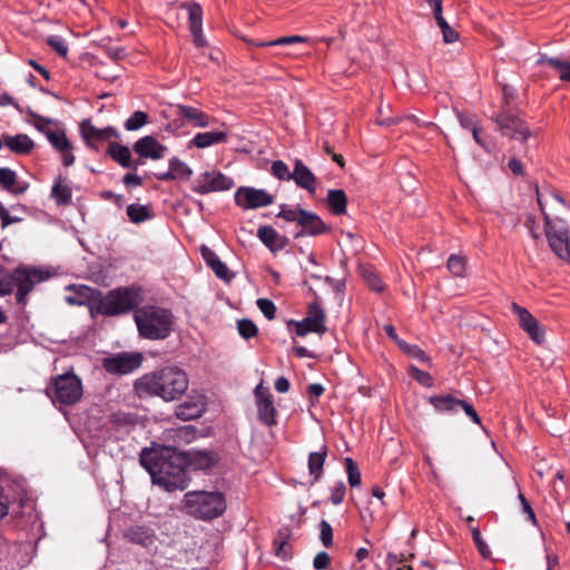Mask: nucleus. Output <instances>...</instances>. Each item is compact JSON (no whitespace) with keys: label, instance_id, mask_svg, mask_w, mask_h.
Instances as JSON below:
<instances>
[{"label":"nucleus","instance_id":"1","mask_svg":"<svg viewBox=\"0 0 570 570\" xmlns=\"http://www.w3.org/2000/svg\"><path fill=\"white\" fill-rule=\"evenodd\" d=\"M191 459L174 448L142 449L140 464L148 471L153 483L168 492L188 487Z\"/></svg>","mask_w":570,"mask_h":570},{"label":"nucleus","instance_id":"2","mask_svg":"<svg viewBox=\"0 0 570 570\" xmlns=\"http://www.w3.org/2000/svg\"><path fill=\"white\" fill-rule=\"evenodd\" d=\"M537 199L544 218V233L552 252L563 261H570L569 228L562 214L570 209L560 194L550 187L540 190Z\"/></svg>","mask_w":570,"mask_h":570},{"label":"nucleus","instance_id":"3","mask_svg":"<svg viewBox=\"0 0 570 570\" xmlns=\"http://www.w3.org/2000/svg\"><path fill=\"white\" fill-rule=\"evenodd\" d=\"M189 380L178 366H165L141 375L134 383L135 393L140 397H160L165 402L180 399L188 390Z\"/></svg>","mask_w":570,"mask_h":570},{"label":"nucleus","instance_id":"4","mask_svg":"<svg viewBox=\"0 0 570 570\" xmlns=\"http://www.w3.org/2000/svg\"><path fill=\"white\" fill-rule=\"evenodd\" d=\"M134 321L139 336L150 341H163L169 337L175 324L173 312L156 305L136 308Z\"/></svg>","mask_w":570,"mask_h":570},{"label":"nucleus","instance_id":"5","mask_svg":"<svg viewBox=\"0 0 570 570\" xmlns=\"http://www.w3.org/2000/svg\"><path fill=\"white\" fill-rule=\"evenodd\" d=\"M186 513L200 520H213L226 510V500L218 491H189L184 497Z\"/></svg>","mask_w":570,"mask_h":570},{"label":"nucleus","instance_id":"6","mask_svg":"<svg viewBox=\"0 0 570 570\" xmlns=\"http://www.w3.org/2000/svg\"><path fill=\"white\" fill-rule=\"evenodd\" d=\"M142 297L135 287H118L97 301L96 309L106 316H118L138 308Z\"/></svg>","mask_w":570,"mask_h":570},{"label":"nucleus","instance_id":"7","mask_svg":"<svg viewBox=\"0 0 570 570\" xmlns=\"http://www.w3.org/2000/svg\"><path fill=\"white\" fill-rule=\"evenodd\" d=\"M289 223H296L301 230L295 234V238L303 236H318L327 233L330 227L322 220V218L313 212L303 209L301 206L287 207L281 206L279 213L276 215Z\"/></svg>","mask_w":570,"mask_h":570},{"label":"nucleus","instance_id":"8","mask_svg":"<svg viewBox=\"0 0 570 570\" xmlns=\"http://www.w3.org/2000/svg\"><path fill=\"white\" fill-rule=\"evenodd\" d=\"M510 99H513V92L511 88L504 86L502 110L493 115L491 119L497 124L502 135L524 141L531 136V132L524 121L515 112L507 108Z\"/></svg>","mask_w":570,"mask_h":570},{"label":"nucleus","instance_id":"9","mask_svg":"<svg viewBox=\"0 0 570 570\" xmlns=\"http://www.w3.org/2000/svg\"><path fill=\"white\" fill-rule=\"evenodd\" d=\"M48 394L61 404H75L82 396L81 380L73 373L58 375L48 387Z\"/></svg>","mask_w":570,"mask_h":570},{"label":"nucleus","instance_id":"10","mask_svg":"<svg viewBox=\"0 0 570 570\" xmlns=\"http://www.w3.org/2000/svg\"><path fill=\"white\" fill-rule=\"evenodd\" d=\"M294 324L298 336H305L307 333L323 334L326 332L325 312L318 304L317 298L308 304L307 315L301 322Z\"/></svg>","mask_w":570,"mask_h":570},{"label":"nucleus","instance_id":"11","mask_svg":"<svg viewBox=\"0 0 570 570\" xmlns=\"http://www.w3.org/2000/svg\"><path fill=\"white\" fill-rule=\"evenodd\" d=\"M234 200L243 209H255L272 205L274 196L264 189L243 186L235 191Z\"/></svg>","mask_w":570,"mask_h":570},{"label":"nucleus","instance_id":"12","mask_svg":"<svg viewBox=\"0 0 570 570\" xmlns=\"http://www.w3.org/2000/svg\"><path fill=\"white\" fill-rule=\"evenodd\" d=\"M45 279L42 272L35 268L19 267L13 271V282L17 286L16 299L18 304L24 305L27 295L33 289L37 283Z\"/></svg>","mask_w":570,"mask_h":570},{"label":"nucleus","instance_id":"13","mask_svg":"<svg viewBox=\"0 0 570 570\" xmlns=\"http://www.w3.org/2000/svg\"><path fill=\"white\" fill-rule=\"evenodd\" d=\"M142 356L140 353H118L106 357L102 362L104 368L116 375L128 374L141 365Z\"/></svg>","mask_w":570,"mask_h":570},{"label":"nucleus","instance_id":"14","mask_svg":"<svg viewBox=\"0 0 570 570\" xmlns=\"http://www.w3.org/2000/svg\"><path fill=\"white\" fill-rule=\"evenodd\" d=\"M234 186V180L218 171L203 173L193 187V190L199 195H206L213 191L229 190Z\"/></svg>","mask_w":570,"mask_h":570},{"label":"nucleus","instance_id":"15","mask_svg":"<svg viewBox=\"0 0 570 570\" xmlns=\"http://www.w3.org/2000/svg\"><path fill=\"white\" fill-rule=\"evenodd\" d=\"M511 309L518 318L519 326L537 344H542L546 338L544 327L532 316V314L517 303L511 304Z\"/></svg>","mask_w":570,"mask_h":570},{"label":"nucleus","instance_id":"16","mask_svg":"<svg viewBox=\"0 0 570 570\" xmlns=\"http://www.w3.org/2000/svg\"><path fill=\"white\" fill-rule=\"evenodd\" d=\"M181 8L188 11V27L194 45L197 48L207 47L208 42L203 35V9L200 4L195 1H187L181 4Z\"/></svg>","mask_w":570,"mask_h":570},{"label":"nucleus","instance_id":"17","mask_svg":"<svg viewBox=\"0 0 570 570\" xmlns=\"http://www.w3.org/2000/svg\"><path fill=\"white\" fill-rule=\"evenodd\" d=\"M80 134L87 146L94 150H98L99 144L102 141L109 140L112 137H118V131L114 127L99 129L88 119L82 120L80 124Z\"/></svg>","mask_w":570,"mask_h":570},{"label":"nucleus","instance_id":"18","mask_svg":"<svg viewBox=\"0 0 570 570\" xmlns=\"http://www.w3.org/2000/svg\"><path fill=\"white\" fill-rule=\"evenodd\" d=\"M255 397L257 405L258 420L266 426H274L277 424V410L274 405L273 395L262 390L258 385L255 389Z\"/></svg>","mask_w":570,"mask_h":570},{"label":"nucleus","instance_id":"19","mask_svg":"<svg viewBox=\"0 0 570 570\" xmlns=\"http://www.w3.org/2000/svg\"><path fill=\"white\" fill-rule=\"evenodd\" d=\"M132 150L140 158L158 160L164 158L167 147L161 145L154 136H145L134 144Z\"/></svg>","mask_w":570,"mask_h":570},{"label":"nucleus","instance_id":"20","mask_svg":"<svg viewBox=\"0 0 570 570\" xmlns=\"http://www.w3.org/2000/svg\"><path fill=\"white\" fill-rule=\"evenodd\" d=\"M291 180H294L299 188L306 189L309 194L316 191L317 178L301 159L294 161Z\"/></svg>","mask_w":570,"mask_h":570},{"label":"nucleus","instance_id":"21","mask_svg":"<svg viewBox=\"0 0 570 570\" xmlns=\"http://www.w3.org/2000/svg\"><path fill=\"white\" fill-rule=\"evenodd\" d=\"M204 411L205 403L200 396H197L179 404L175 410V415L181 421H190L202 416Z\"/></svg>","mask_w":570,"mask_h":570},{"label":"nucleus","instance_id":"22","mask_svg":"<svg viewBox=\"0 0 570 570\" xmlns=\"http://www.w3.org/2000/svg\"><path fill=\"white\" fill-rule=\"evenodd\" d=\"M3 146L16 155H29L35 148V142L26 134L14 136L3 134Z\"/></svg>","mask_w":570,"mask_h":570},{"label":"nucleus","instance_id":"23","mask_svg":"<svg viewBox=\"0 0 570 570\" xmlns=\"http://www.w3.org/2000/svg\"><path fill=\"white\" fill-rule=\"evenodd\" d=\"M108 155L124 168L136 169L139 165L144 164L140 158L132 160L130 149L115 141L109 144Z\"/></svg>","mask_w":570,"mask_h":570},{"label":"nucleus","instance_id":"24","mask_svg":"<svg viewBox=\"0 0 570 570\" xmlns=\"http://www.w3.org/2000/svg\"><path fill=\"white\" fill-rule=\"evenodd\" d=\"M0 186L13 195H21L28 188V184L19 181L17 173L8 167H0Z\"/></svg>","mask_w":570,"mask_h":570},{"label":"nucleus","instance_id":"25","mask_svg":"<svg viewBox=\"0 0 570 570\" xmlns=\"http://www.w3.org/2000/svg\"><path fill=\"white\" fill-rule=\"evenodd\" d=\"M177 116L195 127H206L209 124V116L200 109L191 106L178 105Z\"/></svg>","mask_w":570,"mask_h":570},{"label":"nucleus","instance_id":"26","mask_svg":"<svg viewBox=\"0 0 570 570\" xmlns=\"http://www.w3.org/2000/svg\"><path fill=\"white\" fill-rule=\"evenodd\" d=\"M202 256L206 264L212 268V271L218 278L224 281H230L232 275H229L226 264L219 259V257L216 255L214 250L206 246H203Z\"/></svg>","mask_w":570,"mask_h":570},{"label":"nucleus","instance_id":"27","mask_svg":"<svg viewBox=\"0 0 570 570\" xmlns=\"http://www.w3.org/2000/svg\"><path fill=\"white\" fill-rule=\"evenodd\" d=\"M126 538L136 544H140L145 548L153 546L156 541L155 532L146 527L135 525L127 530Z\"/></svg>","mask_w":570,"mask_h":570},{"label":"nucleus","instance_id":"28","mask_svg":"<svg viewBox=\"0 0 570 570\" xmlns=\"http://www.w3.org/2000/svg\"><path fill=\"white\" fill-rule=\"evenodd\" d=\"M257 237L273 252L282 249L285 245L284 237L279 236L272 226H261L257 230Z\"/></svg>","mask_w":570,"mask_h":570},{"label":"nucleus","instance_id":"29","mask_svg":"<svg viewBox=\"0 0 570 570\" xmlns=\"http://www.w3.org/2000/svg\"><path fill=\"white\" fill-rule=\"evenodd\" d=\"M537 63L550 66L559 73L560 80L570 82V62L564 61L562 58L541 55Z\"/></svg>","mask_w":570,"mask_h":570},{"label":"nucleus","instance_id":"30","mask_svg":"<svg viewBox=\"0 0 570 570\" xmlns=\"http://www.w3.org/2000/svg\"><path fill=\"white\" fill-rule=\"evenodd\" d=\"M430 403L438 412L455 413L460 409L461 400L453 395H433L430 397Z\"/></svg>","mask_w":570,"mask_h":570},{"label":"nucleus","instance_id":"31","mask_svg":"<svg viewBox=\"0 0 570 570\" xmlns=\"http://www.w3.org/2000/svg\"><path fill=\"white\" fill-rule=\"evenodd\" d=\"M227 134L225 131H206L198 132L190 144L197 148H206L216 144L226 141Z\"/></svg>","mask_w":570,"mask_h":570},{"label":"nucleus","instance_id":"32","mask_svg":"<svg viewBox=\"0 0 570 570\" xmlns=\"http://www.w3.org/2000/svg\"><path fill=\"white\" fill-rule=\"evenodd\" d=\"M289 537L291 531L287 528H282L273 541L275 554L282 560H288L292 557L291 546L288 544Z\"/></svg>","mask_w":570,"mask_h":570},{"label":"nucleus","instance_id":"33","mask_svg":"<svg viewBox=\"0 0 570 570\" xmlns=\"http://www.w3.org/2000/svg\"><path fill=\"white\" fill-rule=\"evenodd\" d=\"M327 205L330 210L336 215L346 213L347 197L343 189H330L327 193Z\"/></svg>","mask_w":570,"mask_h":570},{"label":"nucleus","instance_id":"34","mask_svg":"<svg viewBox=\"0 0 570 570\" xmlns=\"http://www.w3.org/2000/svg\"><path fill=\"white\" fill-rule=\"evenodd\" d=\"M306 41V38L302 36H286L281 37L274 40L261 41V40H248L247 42L253 47L264 48V47H287L295 43H303Z\"/></svg>","mask_w":570,"mask_h":570},{"label":"nucleus","instance_id":"35","mask_svg":"<svg viewBox=\"0 0 570 570\" xmlns=\"http://www.w3.org/2000/svg\"><path fill=\"white\" fill-rule=\"evenodd\" d=\"M127 216L134 224H140L151 219L155 215L148 205L130 204L127 206Z\"/></svg>","mask_w":570,"mask_h":570},{"label":"nucleus","instance_id":"36","mask_svg":"<svg viewBox=\"0 0 570 570\" xmlns=\"http://www.w3.org/2000/svg\"><path fill=\"white\" fill-rule=\"evenodd\" d=\"M326 448L323 446L321 451L311 452L308 455V470L309 474L313 475V482L320 480L323 473V466L326 459Z\"/></svg>","mask_w":570,"mask_h":570},{"label":"nucleus","instance_id":"37","mask_svg":"<svg viewBox=\"0 0 570 570\" xmlns=\"http://www.w3.org/2000/svg\"><path fill=\"white\" fill-rule=\"evenodd\" d=\"M51 197L58 205H68L71 202L72 191L68 185L62 184V177L59 176L51 188Z\"/></svg>","mask_w":570,"mask_h":570},{"label":"nucleus","instance_id":"38","mask_svg":"<svg viewBox=\"0 0 570 570\" xmlns=\"http://www.w3.org/2000/svg\"><path fill=\"white\" fill-rule=\"evenodd\" d=\"M360 274L368 287L377 293L384 291V284L371 266H360Z\"/></svg>","mask_w":570,"mask_h":570},{"label":"nucleus","instance_id":"39","mask_svg":"<svg viewBox=\"0 0 570 570\" xmlns=\"http://www.w3.org/2000/svg\"><path fill=\"white\" fill-rule=\"evenodd\" d=\"M446 267L455 277H463L465 275L466 261L463 256L452 254L448 258Z\"/></svg>","mask_w":570,"mask_h":570},{"label":"nucleus","instance_id":"40","mask_svg":"<svg viewBox=\"0 0 570 570\" xmlns=\"http://www.w3.org/2000/svg\"><path fill=\"white\" fill-rule=\"evenodd\" d=\"M149 122V115L145 111H135L126 121L125 129L128 131L138 130Z\"/></svg>","mask_w":570,"mask_h":570},{"label":"nucleus","instance_id":"41","mask_svg":"<svg viewBox=\"0 0 570 570\" xmlns=\"http://www.w3.org/2000/svg\"><path fill=\"white\" fill-rule=\"evenodd\" d=\"M46 136L50 144L58 150L67 149L70 147V141L63 130H47Z\"/></svg>","mask_w":570,"mask_h":570},{"label":"nucleus","instance_id":"42","mask_svg":"<svg viewBox=\"0 0 570 570\" xmlns=\"http://www.w3.org/2000/svg\"><path fill=\"white\" fill-rule=\"evenodd\" d=\"M169 168L170 171H173L171 175H174V179H188L193 174V170L184 161L176 157L169 160Z\"/></svg>","mask_w":570,"mask_h":570},{"label":"nucleus","instance_id":"43","mask_svg":"<svg viewBox=\"0 0 570 570\" xmlns=\"http://www.w3.org/2000/svg\"><path fill=\"white\" fill-rule=\"evenodd\" d=\"M344 463L350 485L358 487L361 484V472L357 464L351 458H345Z\"/></svg>","mask_w":570,"mask_h":570},{"label":"nucleus","instance_id":"44","mask_svg":"<svg viewBox=\"0 0 570 570\" xmlns=\"http://www.w3.org/2000/svg\"><path fill=\"white\" fill-rule=\"evenodd\" d=\"M237 330L242 337L248 340L255 337L258 333V328L255 323L248 318H243L237 322Z\"/></svg>","mask_w":570,"mask_h":570},{"label":"nucleus","instance_id":"45","mask_svg":"<svg viewBox=\"0 0 570 570\" xmlns=\"http://www.w3.org/2000/svg\"><path fill=\"white\" fill-rule=\"evenodd\" d=\"M47 45L55 50L60 57L67 58L68 56V46L62 37L52 35L47 38Z\"/></svg>","mask_w":570,"mask_h":570},{"label":"nucleus","instance_id":"46","mask_svg":"<svg viewBox=\"0 0 570 570\" xmlns=\"http://www.w3.org/2000/svg\"><path fill=\"white\" fill-rule=\"evenodd\" d=\"M400 348L407 355L419 360V361H422V362H429L430 358L429 356L425 354V352L419 347L417 345H411L409 343H406L405 341L403 343H400Z\"/></svg>","mask_w":570,"mask_h":570},{"label":"nucleus","instance_id":"47","mask_svg":"<svg viewBox=\"0 0 570 570\" xmlns=\"http://www.w3.org/2000/svg\"><path fill=\"white\" fill-rule=\"evenodd\" d=\"M271 173L281 180H291L292 171L283 160H275L272 164Z\"/></svg>","mask_w":570,"mask_h":570},{"label":"nucleus","instance_id":"48","mask_svg":"<svg viewBox=\"0 0 570 570\" xmlns=\"http://www.w3.org/2000/svg\"><path fill=\"white\" fill-rule=\"evenodd\" d=\"M14 288L13 273L0 269V296L9 295Z\"/></svg>","mask_w":570,"mask_h":570},{"label":"nucleus","instance_id":"49","mask_svg":"<svg viewBox=\"0 0 570 570\" xmlns=\"http://www.w3.org/2000/svg\"><path fill=\"white\" fill-rule=\"evenodd\" d=\"M436 23L442 31L444 42L451 43L459 39V33L449 26V23L446 22V20L444 18H440L436 21Z\"/></svg>","mask_w":570,"mask_h":570},{"label":"nucleus","instance_id":"50","mask_svg":"<svg viewBox=\"0 0 570 570\" xmlns=\"http://www.w3.org/2000/svg\"><path fill=\"white\" fill-rule=\"evenodd\" d=\"M256 304H257V307L259 308V311L264 314V316L267 320H274L275 318L276 306L273 303V301H271L268 298H258Z\"/></svg>","mask_w":570,"mask_h":570},{"label":"nucleus","instance_id":"51","mask_svg":"<svg viewBox=\"0 0 570 570\" xmlns=\"http://www.w3.org/2000/svg\"><path fill=\"white\" fill-rule=\"evenodd\" d=\"M320 539L324 547L328 548L333 543V529L332 525L326 521L322 520L320 523Z\"/></svg>","mask_w":570,"mask_h":570},{"label":"nucleus","instance_id":"52","mask_svg":"<svg viewBox=\"0 0 570 570\" xmlns=\"http://www.w3.org/2000/svg\"><path fill=\"white\" fill-rule=\"evenodd\" d=\"M345 491H346V487H345L344 482L343 481L336 482L331 488V495H330L331 502L335 505L341 504L344 500Z\"/></svg>","mask_w":570,"mask_h":570},{"label":"nucleus","instance_id":"53","mask_svg":"<svg viewBox=\"0 0 570 570\" xmlns=\"http://www.w3.org/2000/svg\"><path fill=\"white\" fill-rule=\"evenodd\" d=\"M472 538H473V541L480 552V554L484 558H488L491 553L488 544L485 543V541L482 539V535H481V532L478 528H473L472 529Z\"/></svg>","mask_w":570,"mask_h":570},{"label":"nucleus","instance_id":"54","mask_svg":"<svg viewBox=\"0 0 570 570\" xmlns=\"http://www.w3.org/2000/svg\"><path fill=\"white\" fill-rule=\"evenodd\" d=\"M411 375L414 380L421 383L423 386H432L433 380L428 372H424L417 367L412 366L410 368Z\"/></svg>","mask_w":570,"mask_h":570},{"label":"nucleus","instance_id":"55","mask_svg":"<svg viewBox=\"0 0 570 570\" xmlns=\"http://www.w3.org/2000/svg\"><path fill=\"white\" fill-rule=\"evenodd\" d=\"M330 562H331V558H330L328 553L325 551H322L315 556V558L313 560V567L316 570H324L330 566Z\"/></svg>","mask_w":570,"mask_h":570},{"label":"nucleus","instance_id":"56","mask_svg":"<svg viewBox=\"0 0 570 570\" xmlns=\"http://www.w3.org/2000/svg\"><path fill=\"white\" fill-rule=\"evenodd\" d=\"M196 456H197L196 463L202 469L209 468V466L214 465V463L216 462V459L212 453L199 452L196 454Z\"/></svg>","mask_w":570,"mask_h":570},{"label":"nucleus","instance_id":"57","mask_svg":"<svg viewBox=\"0 0 570 570\" xmlns=\"http://www.w3.org/2000/svg\"><path fill=\"white\" fill-rule=\"evenodd\" d=\"M518 498L521 502L522 511L528 515V520H530L533 524H535L537 518H535V513H534L530 502L525 499V497L521 492L519 493Z\"/></svg>","mask_w":570,"mask_h":570},{"label":"nucleus","instance_id":"58","mask_svg":"<svg viewBox=\"0 0 570 570\" xmlns=\"http://www.w3.org/2000/svg\"><path fill=\"white\" fill-rule=\"evenodd\" d=\"M460 409H462L465 414L472 420V422L480 424V416L472 404L468 403L464 400H461Z\"/></svg>","mask_w":570,"mask_h":570},{"label":"nucleus","instance_id":"59","mask_svg":"<svg viewBox=\"0 0 570 570\" xmlns=\"http://www.w3.org/2000/svg\"><path fill=\"white\" fill-rule=\"evenodd\" d=\"M104 50L106 55L114 60H119L125 57L124 48L105 47Z\"/></svg>","mask_w":570,"mask_h":570},{"label":"nucleus","instance_id":"60","mask_svg":"<svg viewBox=\"0 0 570 570\" xmlns=\"http://www.w3.org/2000/svg\"><path fill=\"white\" fill-rule=\"evenodd\" d=\"M324 151L332 157V159L340 166V167H344L345 166V161H344V158L342 155L340 154H335L333 148L326 142L324 144Z\"/></svg>","mask_w":570,"mask_h":570},{"label":"nucleus","instance_id":"61","mask_svg":"<svg viewBox=\"0 0 570 570\" xmlns=\"http://www.w3.org/2000/svg\"><path fill=\"white\" fill-rule=\"evenodd\" d=\"M61 154V157H62V164L66 166V167H69L71 165H73L75 163V156L72 154V146L70 145V147H68L67 149H62L59 151Z\"/></svg>","mask_w":570,"mask_h":570},{"label":"nucleus","instance_id":"62","mask_svg":"<svg viewBox=\"0 0 570 570\" xmlns=\"http://www.w3.org/2000/svg\"><path fill=\"white\" fill-rule=\"evenodd\" d=\"M509 169L517 176L523 175V165L522 163L517 158H511L508 163Z\"/></svg>","mask_w":570,"mask_h":570},{"label":"nucleus","instance_id":"63","mask_svg":"<svg viewBox=\"0 0 570 570\" xmlns=\"http://www.w3.org/2000/svg\"><path fill=\"white\" fill-rule=\"evenodd\" d=\"M122 181L126 186H140L142 184V179L132 173H128L124 176Z\"/></svg>","mask_w":570,"mask_h":570},{"label":"nucleus","instance_id":"64","mask_svg":"<svg viewBox=\"0 0 570 570\" xmlns=\"http://www.w3.org/2000/svg\"><path fill=\"white\" fill-rule=\"evenodd\" d=\"M324 391H325L324 386L320 383H313V384L308 385V389H307V392H308V395L311 396V399H318L324 393Z\"/></svg>","mask_w":570,"mask_h":570}]
</instances>
